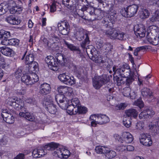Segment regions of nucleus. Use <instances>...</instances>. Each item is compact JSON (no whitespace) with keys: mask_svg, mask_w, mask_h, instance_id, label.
<instances>
[{"mask_svg":"<svg viewBox=\"0 0 159 159\" xmlns=\"http://www.w3.org/2000/svg\"><path fill=\"white\" fill-rule=\"evenodd\" d=\"M45 148L51 151H54L53 155L57 157L66 158L70 155V153L69 150L64 148H61L58 144L54 143L48 144Z\"/></svg>","mask_w":159,"mask_h":159,"instance_id":"nucleus-1","label":"nucleus"},{"mask_svg":"<svg viewBox=\"0 0 159 159\" xmlns=\"http://www.w3.org/2000/svg\"><path fill=\"white\" fill-rule=\"evenodd\" d=\"M106 34L112 40L118 39L121 41L126 40V34L121 31L119 27L110 28L105 30Z\"/></svg>","mask_w":159,"mask_h":159,"instance_id":"nucleus-2","label":"nucleus"},{"mask_svg":"<svg viewBox=\"0 0 159 159\" xmlns=\"http://www.w3.org/2000/svg\"><path fill=\"white\" fill-rule=\"evenodd\" d=\"M6 102L8 105L14 106L16 110L25 111L26 109V107L23 101L17 98H9L7 99Z\"/></svg>","mask_w":159,"mask_h":159,"instance_id":"nucleus-3","label":"nucleus"},{"mask_svg":"<svg viewBox=\"0 0 159 159\" xmlns=\"http://www.w3.org/2000/svg\"><path fill=\"white\" fill-rule=\"evenodd\" d=\"M75 35L76 39L79 41H81L83 39L84 40L81 43V46L83 48H85L86 44L89 43V40L88 35L83 29H79L76 30Z\"/></svg>","mask_w":159,"mask_h":159,"instance_id":"nucleus-4","label":"nucleus"},{"mask_svg":"<svg viewBox=\"0 0 159 159\" xmlns=\"http://www.w3.org/2000/svg\"><path fill=\"white\" fill-rule=\"evenodd\" d=\"M81 10L83 11L87 10L92 16L93 20L101 19L104 15V12L99 9H94L92 8H88L86 6H83Z\"/></svg>","mask_w":159,"mask_h":159,"instance_id":"nucleus-5","label":"nucleus"},{"mask_svg":"<svg viewBox=\"0 0 159 159\" xmlns=\"http://www.w3.org/2000/svg\"><path fill=\"white\" fill-rule=\"evenodd\" d=\"M21 80L26 84L31 85L38 81L39 77L35 73H29L26 71L21 77Z\"/></svg>","mask_w":159,"mask_h":159,"instance_id":"nucleus-6","label":"nucleus"},{"mask_svg":"<svg viewBox=\"0 0 159 159\" xmlns=\"http://www.w3.org/2000/svg\"><path fill=\"white\" fill-rule=\"evenodd\" d=\"M139 7L136 4H133L128 6L126 8L122 9L121 13L122 15L125 17H131L134 16L137 13Z\"/></svg>","mask_w":159,"mask_h":159,"instance_id":"nucleus-7","label":"nucleus"},{"mask_svg":"<svg viewBox=\"0 0 159 159\" xmlns=\"http://www.w3.org/2000/svg\"><path fill=\"white\" fill-rule=\"evenodd\" d=\"M113 71L114 74H117L123 78L127 77L130 74V69L127 64L123 65L120 68L116 69L115 67H113Z\"/></svg>","mask_w":159,"mask_h":159,"instance_id":"nucleus-8","label":"nucleus"},{"mask_svg":"<svg viewBox=\"0 0 159 159\" xmlns=\"http://www.w3.org/2000/svg\"><path fill=\"white\" fill-rule=\"evenodd\" d=\"M58 30L60 33L63 35H67L70 30L69 23L66 20L61 21L57 24Z\"/></svg>","mask_w":159,"mask_h":159,"instance_id":"nucleus-9","label":"nucleus"},{"mask_svg":"<svg viewBox=\"0 0 159 159\" xmlns=\"http://www.w3.org/2000/svg\"><path fill=\"white\" fill-rule=\"evenodd\" d=\"M107 82L106 75L96 76L93 79V85L95 89H98L103 85L106 84Z\"/></svg>","mask_w":159,"mask_h":159,"instance_id":"nucleus-10","label":"nucleus"},{"mask_svg":"<svg viewBox=\"0 0 159 159\" xmlns=\"http://www.w3.org/2000/svg\"><path fill=\"white\" fill-rule=\"evenodd\" d=\"M58 78L61 81L67 85H71L75 84V83L73 77H70L64 73L60 74Z\"/></svg>","mask_w":159,"mask_h":159,"instance_id":"nucleus-11","label":"nucleus"},{"mask_svg":"<svg viewBox=\"0 0 159 159\" xmlns=\"http://www.w3.org/2000/svg\"><path fill=\"white\" fill-rule=\"evenodd\" d=\"M45 104L47 106V108L48 111L51 114H54L57 111L56 105L53 103L52 98L48 97L45 102Z\"/></svg>","mask_w":159,"mask_h":159,"instance_id":"nucleus-12","label":"nucleus"},{"mask_svg":"<svg viewBox=\"0 0 159 159\" xmlns=\"http://www.w3.org/2000/svg\"><path fill=\"white\" fill-rule=\"evenodd\" d=\"M45 60L51 69L54 71L58 70L59 69L58 63L56 62L53 56H48L45 58Z\"/></svg>","mask_w":159,"mask_h":159,"instance_id":"nucleus-13","label":"nucleus"},{"mask_svg":"<svg viewBox=\"0 0 159 159\" xmlns=\"http://www.w3.org/2000/svg\"><path fill=\"white\" fill-rule=\"evenodd\" d=\"M140 142L146 146H150L152 144V141L150 136L147 134L143 133L140 138Z\"/></svg>","mask_w":159,"mask_h":159,"instance_id":"nucleus-14","label":"nucleus"},{"mask_svg":"<svg viewBox=\"0 0 159 159\" xmlns=\"http://www.w3.org/2000/svg\"><path fill=\"white\" fill-rule=\"evenodd\" d=\"M134 31L137 36H139L140 37L143 38L145 36L146 32L145 28L144 26L142 24L135 26L134 27Z\"/></svg>","mask_w":159,"mask_h":159,"instance_id":"nucleus-15","label":"nucleus"},{"mask_svg":"<svg viewBox=\"0 0 159 159\" xmlns=\"http://www.w3.org/2000/svg\"><path fill=\"white\" fill-rule=\"evenodd\" d=\"M55 100L61 107L64 108L66 107L67 102L64 94H57L55 96Z\"/></svg>","mask_w":159,"mask_h":159,"instance_id":"nucleus-16","label":"nucleus"},{"mask_svg":"<svg viewBox=\"0 0 159 159\" xmlns=\"http://www.w3.org/2000/svg\"><path fill=\"white\" fill-rule=\"evenodd\" d=\"M40 94L44 95L49 93L51 92V88L50 84L47 83L41 84L39 87Z\"/></svg>","mask_w":159,"mask_h":159,"instance_id":"nucleus-17","label":"nucleus"},{"mask_svg":"<svg viewBox=\"0 0 159 159\" xmlns=\"http://www.w3.org/2000/svg\"><path fill=\"white\" fill-rule=\"evenodd\" d=\"M122 137L123 143L125 142L126 143H131L134 140L133 135L129 132H124L121 134Z\"/></svg>","mask_w":159,"mask_h":159,"instance_id":"nucleus-18","label":"nucleus"},{"mask_svg":"<svg viewBox=\"0 0 159 159\" xmlns=\"http://www.w3.org/2000/svg\"><path fill=\"white\" fill-rule=\"evenodd\" d=\"M58 91L61 94H67L68 96L71 95L72 89L71 88H69L67 86H60L57 89Z\"/></svg>","mask_w":159,"mask_h":159,"instance_id":"nucleus-19","label":"nucleus"},{"mask_svg":"<svg viewBox=\"0 0 159 159\" xmlns=\"http://www.w3.org/2000/svg\"><path fill=\"white\" fill-rule=\"evenodd\" d=\"M27 109L25 111H21L22 112H20L19 114L20 116L25 117L27 120L31 121H34L35 119V116L32 114L26 112Z\"/></svg>","mask_w":159,"mask_h":159,"instance_id":"nucleus-20","label":"nucleus"},{"mask_svg":"<svg viewBox=\"0 0 159 159\" xmlns=\"http://www.w3.org/2000/svg\"><path fill=\"white\" fill-rule=\"evenodd\" d=\"M28 71H26L29 73H35V72L38 70V64L35 61H34L29 64Z\"/></svg>","mask_w":159,"mask_h":159,"instance_id":"nucleus-21","label":"nucleus"},{"mask_svg":"<svg viewBox=\"0 0 159 159\" xmlns=\"http://www.w3.org/2000/svg\"><path fill=\"white\" fill-rule=\"evenodd\" d=\"M149 129L152 130L156 134L159 133V117L157 120L150 123L148 125Z\"/></svg>","mask_w":159,"mask_h":159,"instance_id":"nucleus-22","label":"nucleus"},{"mask_svg":"<svg viewBox=\"0 0 159 159\" xmlns=\"http://www.w3.org/2000/svg\"><path fill=\"white\" fill-rule=\"evenodd\" d=\"M5 21L8 23L13 25H18L20 23L17 19L14 16L10 15L5 18Z\"/></svg>","mask_w":159,"mask_h":159,"instance_id":"nucleus-23","label":"nucleus"},{"mask_svg":"<svg viewBox=\"0 0 159 159\" xmlns=\"http://www.w3.org/2000/svg\"><path fill=\"white\" fill-rule=\"evenodd\" d=\"M141 95L144 97H148L151 98L153 97V93L147 87L143 88L141 89Z\"/></svg>","mask_w":159,"mask_h":159,"instance_id":"nucleus-24","label":"nucleus"},{"mask_svg":"<svg viewBox=\"0 0 159 159\" xmlns=\"http://www.w3.org/2000/svg\"><path fill=\"white\" fill-rule=\"evenodd\" d=\"M66 106V107H66L67 111L68 114L70 115H75L77 113L76 107L72 105L70 102L68 103H67Z\"/></svg>","mask_w":159,"mask_h":159,"instance_id":"nucleus-25","label":"nucleus"},{"mask_svg":"<svg viewBox=\"0 0 159 159\" xmlns=\"http://www.w3.org/2000/svg\"><path fill=\"white\" fill-rule=\"evenodd\" d=\"M98 120L97 121L98 124L102 125L106 124L110 121L109 118L105 115L99 114Z\"/></svg>","mask_w":159,"mask_h":159,"instance_id":"nucleus-26","label":"nucleus"},{"mask_svg":"<svg viewBox=\"0 0 159 159\" xmlns=\"http://www.w3.org/2000/svg\"><path fill=\"white\" fill-rule=\"evenodd\" d=\"M116 155V152L108 148L107 151L106 152L104 155L106 159H112L115 157Z\"/></svg>","mask_w":159,"mask_h":159,"instance_id":"nucleus-27","label":"nucleus"},{"mask_svg":"<svg viewBox=\"0 0 159 159\" xmlns=\"http://www.w3.org/2000/svg\"><path fill=\"white\" fill-rule=\"evenodd\" d=\"M1 43L2 45H15L18 43V40L16 39H10L8 40H4L1 41Z\"/></svg>","mask_w":159,"mask_h":159,"instance_id":"nucleus-28","label":"nucleus"},{"mask_svg":"<svg viewBox=\"0 0 159 159\" xmlns=\"http://www.w3.org/2000/svg\"><path fill=\"white\" fill-rule=\"evenodd\" d=\"M0 51L5 55L11 57L13 50L7 47H3L0 48Z\"/></svg>","mask_w":159,"mask_h":159,"instance_id":"nucleus-29","label":"nucleus"},{"mask_svg":"<svg viewBox=\"0 0 159 159\" xmlns=\"http://www.w3.org/2000/svg\"><path fill=\"white\" fill-rule=\"evenodd\" d=\"M131 89L130 88L128 87H125L123 89V94L125 96L128 97L130 96L131 99H134L136 97V95L135 92H134L133 95H131Z\"/></svg>","mask_w":159,"mask_h":159,"instance_id":"nucleus-30","label":"nucleus"},{"mask_svg":"<svg viewBox=\"0 0 159 159\" xmlns=\"http://www.w3.org/2000/svg\"><path fill=\"white\" fill-rule=\"evenodd\" d=\"M126 116L127 117L131 118L133 117L136 118L137 116L138 113L137 111L134 109H130L126 110L125 111Z\"/></svg>","mask_w":159,"mask_h":159,"instance_id":"nucleus-31","label":"nucleus"},{"mask_svg":"<svg viewBox=\"0 0 159 159\" xmlns=\"http://www.w3.org/2000/svg\"><path fill=\"white\" fill-rule=\"evenodd\" d=\"M107 147L104 146H98L96 147L95 150L96 152L99 154H104V155L107 151Z\"/></svg>","mask_w":159,"mask_h":159,"instance_id":"nucleus-32","label":"nucleus"},{"mask_svg":"<svg viewBox=\"0 0 159 159\" xmlns=\"http://www.w3.org/2000/svg\"><path fill=\"white\" fill-rule=\"evenodd\" d=\"M10 32L3 30L0 31V39H2L3 41L4 40H8V38L10 37Z\"/></svg>","mask_w":159,"mask_h":159,"instance_id":"nucleus-33","label":"nucleus"},{"mask_svg":"<svg viewBox=\"0 0 159 159\" xmlns=\"http://www.w3.org/2000/svg\"><path fill=\"white\" fill-rule=\"evenodd\" d=\"M148 41L154 45H157L159 42V38L157 36H148L147 37Z\"/></svg>","mask_w":159,"mask_h":159,"instance_id":"nucleus-34","label":"nucleus"},{"mask_svg":"<svg viewBox=\"0 0 159 159\" xmlns=\"http://www.w3.org/2000/svg\"><path fill=\"white\" fill-rule=\"evenodd\" d=\"M56 59L58 64L62 66H64L66 60L63 55L59 54L56 57Z\"/></svg>","mask_w":159,"mask_h":159,"instance_id":"nucleus-35","label":"nucleus"},{"mask_svg":"<svg viewBox=\"0 0 159 159\" xmlns=\"http://www.w3.org/2000/svg\"><path fill=\"white\" fill-rule=\"evenodd\" d=\"M64 45L72 51H77L78 54H80V51L79 48L73 45L69 44L66 41H64Z\"/></svg>","mask_w":159,"mask_h":159,"instance_id":"nucleus-36","label":"nucleus"},{"mask_svg":"<svg viewBox=\"0 0 159 159\" xmlns=\"http://www.w3.org/2000/svg\"><path fill=\"white\" fill-rule=\"evenodd\" d=\"M34 56L33 53H28L25 59V63L26 64H29L31 63L34 62Z\"/></svg>","mask_w":159,"mask_h":159,"instance_id":"nucleus-37","label":"nucleus"},{"mask_svg":"<svg viewBox=\"0 0 159 159\" xmlns=\"http://www.w3.org/2000/svg\"><path fill=\"white\" fill-rule=\"evenodd\" d=\"M118 75H115L114 74V80L115 82L117 84L118 86H120L122 84H124L125 83V81L124 80V79L122 78V77H118Z\"/></svg>","mask_w":159,"mask_h":159,"instance_id":"nucleus-38","label":"nucleus"},{"mask_svg":"<svg viewBox=\"0 0 159 159\" xmlns=\"http://www.w3.org/2000/svg\"><path fill=\"white\" fill-rule=\"evenodd\" d=\"M0 64L2 68L6 70L10 67V65L7 61L2 58H0Z\"/></svg>","mask_w":159,"mask_h":159,"instance_id":"nucleus-39","label":"nucleus"},{"mask_svg":"<svg viewBox=\"0 0 159 159\" xmlns=\"http://www.w3.org/2000/svg\"><path fill=\"white\" fill-rule=\"evenodd\" d=\"M149 14L150 13L148 10L143 9L140 12V17L142 19H145L148 17Z\"/></svg>","mask_w":159,"mask_h":159,"instance_id":"nucleus-40","label":"nucleus"},{"mask_svg":"<svg viewBox=\"0 0 159 159\" xmlns=\"http://www.w3.org/2000/svg\"><path fill=\"white\" fill-rule=\"evenodd\" d=\"M62 3L66 7L70 9L75 4L72 0H62Z\"/></svg>","mask_w":159,"mask_h":159,"instance_id":"nucleus-41","label":"nucleus"},{"mask_svg":"<svg viewBox=\"0 0 159 159\" xmlns=\"http://www.w3.org/2000/svg\"><path fill=\"white\" fill-rule=\"evenodd\" d=\"M112 49V46L110 43H107L103 44L102 50L108 53L111 51Z\"/></svg>","mask_w":159,"mask_h":159,"instance_id":"nucleus-42","label":"nucleus"},{"mask_svg":"<svg viewBox=\"0 0 159 159\" xmlns=\"http://www.w3.org/2000/svg\"><path fill=\"white\" fill-rule=\"evenodd\" d=\"M10 3H11L13 5L10 6V7L9 9V12L11 14H15L17 12V8L16 7H15L14 6L15 5V3L13 1H11L10 2Z\"/></svg>","mask_w":159,"mask_h":159,"instance_id":"nucleus-43","label":"nucleus"},{"mask_svg":"<svg viewBox=\"0 0 159 159\" xmlns=\"http://www.w3.org/2000/svg\"><path fill=\"white\" fill-rule=\"evenodd\" d=\"M131 118L129 117L125 116L123 118V123L125 126L129 128L131 125Z\"/></svg>","mask_w":159,"mask_h":159,"instance_id":"nucleus-44","label":"nucleus"},{"mask_svg":"<svg viewBox=\"0 0 159 159\" xmlns=\"http://www.w3.org/2000/svg\"><path fill=\"white\" fill-rule=\"evenodd\" d=\"M91 59L95 63H100L104 62L101 57H99L95 55L92 56Z\"/></svg>","mask_w":159,"mask_h":159,"instance_id":"nucleus-45","label":"nucleus"},{"mask_svg":"<svg viewBox=\"0 0 159 159\" xmlns=\"http://www.w3.org/2000/svg\"><path fill=\"white\" fill-rule=\"evenodd\" d=\"M70 103L73 106L77 107L80 104V102L77 98H74L71 99L70 102Z\"/></svg>","mask_w":159,"mask_h":159,"instance_id":"nucleus-46","label":"nucleus"},{"mask_svg":"<svg viewBox=\"0 0 159 159\" xmlns=\"http://www.w3.org/2000/svg\"><path fill=\"white\" fill-rule=\"evenodd\" d=\"M10 111L7 109H2V116L3 118V120L7 118L9 116V115H10Z\"/></svg>","mask_w":159,"mask_h":159,"instance_id":"nucleus-47","label":"nucleus"},{"mask_svg":"<svg viewBox=\"0 0 159 159\" xmlns=\"http://www.w3.org/2000/svg\"><path fill=\"white\" fill-rule=\"evenodd\" d=\"M8 117L4 120L7 123L9 124H11L13 123L14 121V117L13 115L11 114L9 115Z\"/></svg>","mask_w":159,"mask_h":159,"instance_id":"nucleus-48","label":"nucleus"},{"mask_svg":"<svg viewBox=\"0 0 159 159\" xmlns=\"http://www.w3.org/2000/svg\"><path fill=\"white\" fill-rule=\"evenodd\" d=\"M77 113L79 114L85 113L87 111V108L83 107L78 106L77 108Z\"/></svg>","mask_w":159,"mask_h":159,"instance_id":"nucleus-49","label":"nucleus"},{"mask_svg":"<svg viewBox=\"0 0 159 159\" xmlns=\"http://www.w3.org/2000/svg\"><path fill=\"white\" fill-rule=\"evenodd\" d=\"M7 6L5 5L4 4L2 3L0 4V15L3 14L7 12Z\"/></svg>","mask_w":159,"mask_h":159,"instance_id":"nucleus-50","label":"nucleus"},{"mask_svg":"<svg viewBox=\"0 0 159 159\" xmlns=\"http://www.w3.org/2000/svg\"><path fill=\"white\" fill-rule=\"evenodd\" d=\"M48 145H46L45 146L44 148L45 149V150H43L42 149H39L38 157H40L43 156H44L46 154L47 152L45 151H46L47 150H48L45 147L46 146H47ZM50 150H49V151H50Z\"/></svg>","mask_w":159,"mask_h":159,"instance_id":"nucleus-51","label":"nucleus"},{"mask_svg":"<svg viewBox=\"0 0 159 159\" xmlns=\"http://www.w3.org/2000/svg\"><path fill=\"white\" fill-rule=\"evenodd\" d=\"M127 106V104L125 103H121L117 105L116 108L117 110H122L124 109Z\"/></svg>","mask_w":159,"mask_h":159,"instance_id":"nucleus-52","label":"nucleus"},{"mask_svg":"<svg viewBox=\"0 0 159 159\" xmlns=\"http://www.w3.org/2000/svg\"><path fill=\"white\" fill-rule=\"evenodd\" d=\"M109 85L111 87H106V90L108 91L110 93H112L114 90V84L111 82H109L108 83V85Z\"/></svg>","mask_w":159,"mask_h":159,"instance_id":"nucleus-53","label":"nucleus"},{"mask_svg":"<svg viewBox=\"0 0 159 159\" xmlns=\"http://www.w3.org/2000/svg\"><path fill=\"white\" fill-rule=\"evenodd\" d=\"M57 2L55 1L53 2L50 6V11L51 12H54L56 10V3Z\"/></svg>","mask_w":159,"mask_h":159,"instance_id":"nucleus-54","label":"nucleus"},{"mask_svg":"<svg viewBox=\"0 0 159 159\" xmlns=\"http://www.w3.org/2000/svg\"><path fill=\"white\" fill-rule=\"evenodd\" d=\"M139 117L140 119H145L148 117V114L145 110H144L142 111L139 115Z\"/></svg>","mask_w":159,"mask_h":159,"instance_id":"nucleus-55","label":"nucleus"},{"mask_svg":"<svg viewBox=\"0 0 159 159\" xmlns=\"http://www.w3.org/2000/svg\"><path fill=\"white\" fill-rule=\"evenodd\" d=\"M22 75V70L20 69H18L15 74V76L16 78H20Z\"/></svg>","mask_w":159,"mask_h":159,"instance_id":"nucleus-56","label":"nucleus"},{"mask_svg":"<svg viewBox=\"0 0 159 159\" xmlns=\"http://www.w3.org/2000/svg\"><path fill=\"white\" fill-rule=\"evenodd\" d=\"M134 103L135 105L139 106L140 108L142 107L143 106V103L141 99H138L135 101Z\"/></svg>","mask_w":159,"mask_h":159,"instance_id":"nucleus-57","label":"nucleus"},{"mask_svg":"<svg viewBox=\"0 0 159 159\" xmlns=\"http://www.w3.org/2000/svg\"><path fill=\"white\" fill-rule=\"evenodd\" d=\"M134 80V79L133 76H131L129 78H128L126 80V84L127 85L129 86L131 84Z\"/></svg>","mask_w":159,"mask_h":159,"instance_id":"nucleus-58","label":"nucleus"},{"mask_svg":"<svg viewBox=\"0 0 159 159\" xmlns=\"http://www.w3.org/2000/svg\"><path fill=\"white\" fill-rule=\"evenodd\" d=\"M159 10H157L155 12L154 15L152 18V20L156 21H159Z\"/></svg>","mask_w":159,"mask_h":159,"instance_id":"nucleus-59","label":"nucleus"},{"mask_svg":"<svg viewBox=\"0 0 159 159\" xmlns=\"http://www.w3.org/2000/svg\"><path fill=\"white\" fill-rule=\"evenodd\" d=\"M99 114H93L91 115L90 117V120L92 121H97L98 120Z\"/></svg>","mask_w":159,"mask_h":159,"instance_id":"nucleus-60","label":"nucleus"},{"mask_svg":"<svg viewBox=\"0 0 159 159\" xmlns=\"http://www.w3.org/2000/svg\"><path fill=\"white\" fill-rule=\"evenodd\" d=\"M117 149L121 152H126V146L122 144L117 147Z\"/></svg>","mask_w":159,"mask_h":159,"instance_id":"nucleus-61","label":"nucleus"},{"mask_svg":"<svg viewBox=\"0 0 159 159\" xmlns=\"http://www.w3.org/2000/svg\"><path fill=\"white\" fill-rule=\"evenodd\" d=\"M113 137L116 139L123 143L122 138L121 136H120L117 134H115L114 135Z\"/></svg>","mask_w":159,"mask_h":159,"instance_id":"nucleus-62","label":"nucleus"},{"mask_svg":"<svg viewBox=\"0 0 159 159\" xmlns=\"http://www.w3.org/2000/svg\"><path fill=\"white\" fill-rule=\"evenodd\" d=\"M38 152L39 149H34L32 152L33 157L35 158H38Z\"/></svg>","mask_w":159,"mask_h":159,"instance_id":"nucleus-63","label":"nucleus"},{"mask_svg":"<svg viewBox=\"0 0 159 159\" xmlns=\"http://www.w3.org/2000/svg\"><path fill=\"white\" fill-rule=\"evenodd\" d=\"M24 154L23 153H20L17 155L13 159H24Z\"/></svg>","mask_w":159,"mask_h":159,"instance_id":"nucleus-64","label":"nucleus"}]
</instances>
